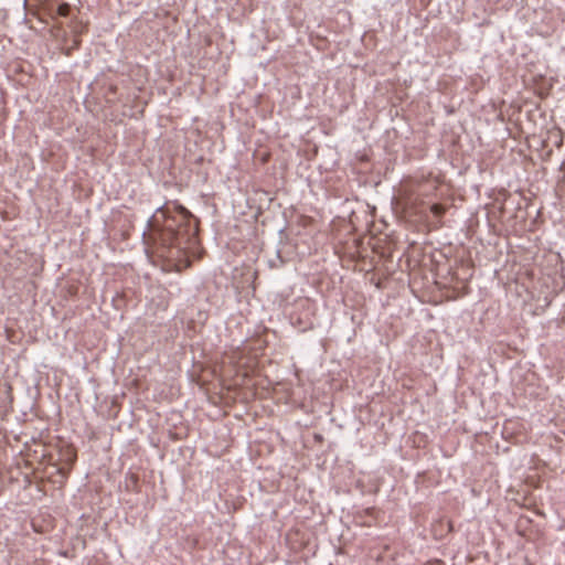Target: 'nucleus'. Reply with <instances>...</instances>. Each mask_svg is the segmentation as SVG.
Listing matches in <instances>:
<instances>
[{
    "mask_svg": "<svg viewBox=\"0 0 565 565\" xmlns=\"http://www.w3.org/2000/svg\"><path fill=\"white\" fill-rule=\"evenodd\" d=\"M193 215L182 205L158 207L148 221L147 236L158 249L168 256L192 248L196 244L198 225L192 222Z\"/></svg>",
    "mask_w": 565,
    "mask_h": 565,
    "instance_id": "1",
    "label": "nucleus"
},
{
    "mask_svg": "<svg viewBox=\"0 0 565 565\" xmlns=\"http://www.w3.org/2000/svg\"><path fill=\"white\" fill-rule=\"evenodd\" d=\"M71 7L67 3H62L57 7V13L61 17H67L70 14Z\"/></svg>",
    "mask_w": 565,
    "mask_h": 565,
    "instance_id": "2",
    "label": "nucleus"
},
{
    "mask_svg": "<svg viewBox=\"0 0 565 565\" xmlns=\"http://www.w3.org/2000/svg\"><path fill=\"white\" fill-rule=\"evenodd\" d=\"M431 212L436 215V216H440L443 215L444 213V207L439 204H434L431 206Z\"/></svg>",
    "mask_w": 565,
    "mask_h": 565,
    "instance_id": "3",
    "label": "nucleus"
}]
</instances>
